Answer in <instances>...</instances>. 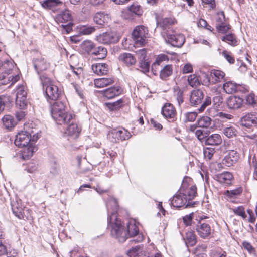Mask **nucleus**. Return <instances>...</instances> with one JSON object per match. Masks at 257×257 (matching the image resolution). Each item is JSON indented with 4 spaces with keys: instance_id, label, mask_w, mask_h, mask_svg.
<instances>
[{
    "instance_id": "f257e3e1",
    "label": "nucleus",
    "mask_w": 257,
    "mask_h": 257,
    "mask_svg": "<svg viewBox=\"0 0 257 257\" xmlns=\"http://www.w3.org/2000/svg\"><path fill=\"white\" fill-rule=\"evenodd\" d=\"M108 213V226L111 228V234L117 239L120 242H123L131 236L139 235L137 241L143 240V236L139 235V228L134 220L129 221L127 225V229L122 225L121 220L117 218V212L118 205L116 199L112 196H109L106 202Z\"/></svg>"
},
{
    "instance_id": "f03ea898",
    "label": "nucleus",
    "mask_w": 257,
    "mask_h": 257,
    "mask_svg": "<svg viewBox=\"0 0 257 257\" xmlns=\"http://www.w3.org/2000/svg\"><path fill=\"white\" fill-rule=\"evenodd\" d=\"M51 113L54 120L59 124L69 123L75 117L73 114L67 113L65 111V105L59 101L51 105Z\"/></svg>"
},
{
    "instance_id": "7ed1b4c3",
    "label": "nucleus",
    "mask_w": 257,
    "mask_h": 257,
    "mask_svg": "<svg viewBox=\"0 0 257 257\" xmlns=\"http://www.w3.org/2000/svg\"><path fill=\"white\" fill-rule=\"evenodd\" d=\"M40 79L47 99L57 100L60 94L58 86L55 85L49 78L45 75L40 76Z\"/></svg>"
},
{
    "instance_id": "20e7f679",
    "label": "nucleus",
    "mask_w": 257,
    "mask_h": 257,
    "mask_svg": "<svg viewBox=\"0 0 257 257\" xmlns=\"http://www.w3.org/2000/svg\"><path fill=\"white\" fill-rule=\"evenodd\" d=\"M6 64L9 67V69L8 72H5L0 75V84L7 85L11 83V85L18 81L20 77L18 74L13 72V71L16 70L13 62L8 61Z\"/></svg>"
},
{
    "instance_id": "39448f33",
    "label": "nucleus",
    "mask_w": 257,
    "mask_h": 257,
    "mask_svg": "<svg viewBox=\"0 0 257 257\" xmlns=\"http://www.w3.org/2000/svg\"><path fill=\"white\" fill-rule=\"evenodd\" d=\"M33 133V131L31 132L24 131L18 133L16 136L15 145L19 147H24L30 144V143L35 142L39 138V136L38 135L36 136L34 135L33 138H31V134Z\"/></svg>"
},
{
    "instance_id": "423d86ee",
    "label": "nucleus",
    "mask_w": 257,
    "mask_h": 257,
    "mask_svg": "<svg viewBox=\"0 0 257 257\" xmlns=\"http://www.w3.org/2000/svg\"><path fill=\"white\" fill-rule=\"evenodd\" d=\"M162 37L165 41L173 46L181 47L185 42V37L183 35L176 33L174 30L167 33L164 31L162 33Z\"/></svg>"
},
{
    "instance_id": "0eeeda50",
    "label": "nucleus",
    "mask_w": 257,
    "mask_h": 257,
    "mask_svg": "<svg viewBox=\"0 0 257 257\" xmlns=\"http://www.w3.org/2000/svg\"><path fill=\"white\" fill-rule=\"evenodd\" d=\"M148 36V29L143 25L136 26L132 32V37L136 45H144L146 44Z\"/></svg>"
},
{
    "instance_id": "6e6552de",
    "label": "nucleus",
    "mask_w": 257,
    "mask_h": 257,
    "mask_svg": "<svg viewBox=\"0 0 257 257\" xmlns=\"http://www.w3.org/2000/svg\"><path fill=\"white\" fill-rule=\"evenodd\" d=\"M130 137V133L124 128L113 129L107 136L108 138L113 142L127 140Z\"/></svg>"
},
{
    "instance_id": "1a4fd4ad",
    "label": "nucleus",
    "mask_w": 257,
    "mask_h": 257,
    "mask_svg": "<svg viewBox=\"0 0 257 257\" xmlns=\"http://www.w3.org/2000/svg\"><path fill=\"white\" fill-rule=\"evenodd\" d=\"M182 193L186 194L188 203L186 205V207L192 206L194 204L192 203L191 201L196 196L197 194V188L195 186L191 185L190 186L187 183L186 180H184L180 189Z\"/></svg>"
},
{
    "instance_id": "9d476101",
    "label": "nucleus",
    "mask_w": 257,
    "mask_h": 257,
    "mask_svg": "<svg viewBox=\"0 0 257 257\" xmlns=\"http://www.w3.org/2000/svg\"><path fill=\"white\" fill-rule=\"evenodd\" d=\"M27 91L26 87L19 86L17 89L16 105L18 108L23 110L27 108L28 102L26 99Z\"/></svg>"
},
{
    "instance_id": "9b49d317",
    "label": "nucleus",
    "mask_w": 257,
    "mask_h": 257,
    "mask_svg": "<svg viewBox=\"0 0 257 257\" xmlns=\"http://www.w3.org/2000/svg\"><path fill=\"white\" fill-rule=\"evenodd\" d=\"M95 39L99 43L109 44L117 42L119 37L115 32L110 31L99 34L96 37Z\"/></svg>"
},
{
    "instance_id": "f8f14e48",
    "label": "nucleus",
    "mask_w": 257,
    "mask_h": 257,
    "mask_svg": "<svg viewBox=\"0 0 257 257\" xmlns=\"http://www.w3.org/2000/svg\"><path fill=\"white\" fill-rule=\"evenodd\" d=\"M187 203L186 194L182 193L180 190L173 196L171 202V205L176 208L181 207L183 206H185V208H186V205Z\"/></svg>"
},
{
    "instance_id": "ddd939ff",
    "label": "nucleus",
    "mask_w": 257,
    "mask_h": 257,
    "mask_svg": "<svg viewBox=\"0 0 257 257\" xmlns=\"http://www.w3.org/2000/svg\"><path fill=\"white\" fill-rule=\"evenodd\" d=\"M33 64L35 69L40 76L41 73L46 71L50 67V63L42 57L35 59L33 61Z\"/></svg>"
},
{
    "instance_id": "4468645a",
    "label": "nucleus",
    "mask_w": 257,
    "mask_h": 257,
    "mask_svg": "<svg viewBox=\"0 0 257 257\" xmlns=\"http://www.w3.org/2000/svg\"><path fill=\"white\" fill-rule=\"evenodd\" d=\"M72 121H73V120ZM81 131V127L72 121L66 128L65 132V135L70 139L75 140L79 137Z\"/></svg>"
},
{
    "instance_id": "2eb2a0df",
    "label": "nucleus",
    "mask_w": 257,
    "mask_h": 257,
    "mask_svg": "<svg viewBox=\"0 0 257 257\" xmlns=\"http://www.w3.org/2000/svg\"><path fill=\"white\" fill-rule=\"evenodd\" d=\"M176 23V20L173 18H165L157 22V27L161 29V34L162 36V33L164 31H167L168 33L171 31H173L171 28V26Z\"/></svg>"
},
{
    "instance_id": "dca6fc26",
    "label": "nucleus",
    "mask_w": 257,
    "mask_h": 257,
    "mask_svg": "<svg viewBox=\"0 0 257 257\" xmlns=\"http://www.w3.org/2000/svg\"><path fill=\"white\" fill-rule=\"evenodd\" d=\"M239 158V154L236 151L230 150L222 160V164L227 167H230L235 164Z\"/></svg>"
},
{
    "instance_id": "f3484780",
    "label": "nucleus",
    "mask_w": 257,
    "mask_h": 257,
    "mask_svg": "<svg viewBox=\"0 0 257 257\" xmlns=\"http://www.w3.org/2000/svg\"><path fill=\"white\" fill-rule=\"evenodd\" d=\"M240 124L246 127L257 128V116L252 113L247 114L241 118Z\"/></svg>"
},
{
    "instance_id": "a211bd4d",
    "label": "nucleus",
    "mask_w": 257,
    "mask_h": 257,
    "mask_svg": "<svg viewBox=\"0 0 257 257\" xmlns=\"http://www.w3.org/2000/svg\"><path fill=\"white\" fill-rule=\"evenodd\" d=\"M163 115L170 121H173L176 117V110L173 105L170 103L165 104L162 109Z\"/></svg>"
},
{
    "instance_id": "6ab92c4d",
    "label": "nucleus",
    "mask_w": 257,
    "mask_h": 257,
    "mask_svg": "<svg viewBox=\"0 0 257 257\" xmlns=\"http://www.w3.org/2000/svg\"><path fill=\"white\" fill-rule=\"evenodd\" d=\"M196 231L200 237L205 239L210 235L212 230L208 224L199 222L197 225Z\"/></svg>"
},
{
    "instance_id": "aec40b11",
    "label": "nucleus",
    "mask_w": 257,
    "mask_h": 257,
    "mask_svg": "<svg viewBox=\"0 0 257 257\" xmlns=\"http://www.w3.org/2000/svg\"><path fill=\"white\" fill-rule=\"evenodd\" d=\"M11 207L13 213L19 218L23 216L24 210L22 201L20 199L16 198L11 201Z\"/></svg>"
},
{
    "instance_id": "412c9836",
    "label": "nucleus",
    "mask_w": 257,
    "mask_h": 257,
    "mask_svg": "<svg viewBox=\"0 0 257 257\" xmlns=\"http://www.w3.org/2000/svg\"><path fill=\"white\" fill-rule=\"evenodd\" d=\"M225 75V73L222 71L212 70L210 72L208 81L212 84L219 83L224 79Z\"/></svg>"
},
{
    "instance_id": "4be33fe9",
    "label": "nucleus",
    "mask_w": 257,
    "mask_h": 257,
    "mask_svg": "<svg viewBox=\"0 0 257 257\" xmlns=\"http://www.w3.org/2000/svg\"><path fill=\"white\" fill-rule=\"evenodd\" d=\"M240 85L233 81H226L223 84L222 88L223 91L227 94H233L239 89Z\"/></svg>"
},
{
    "instance_id": "5701e85b",
    "label": "nucleus",
    "mask_w": 257,
    "mask_h": 257,
    "mask_svg": "<svg viewBox=\"0 0 257 257\" xmlns=\"http://www.w3.org/2000/svg\"><path fill=\"white\" fill-rule=\"evenodd\" d=\"M203 92L199 89L193 90L190 96V101L192 105H198L200 104L203 98Z\"/></svg>"
},
{
    "instance_id": "b1692460",
    "label": "nucleus",
    "mask_w": 257,
    "mask_h": 257,
    "mask_svg": "<svg viewBox=\"0 0 257 257\" xmlns=\"http://www.w3.org/2000/svg\"><path fill=\"white\" fill-rule=\"evenodd\" d=\"M127 255L129 257H150L148 251L139 246L133 247L127 251Z\"/></svg>"
},
{
    "instance_id": "393cba45",
    "label": "nucleus",
    "mask_w": 257,
    "mask_h": 257,
    "mask_svg": "<svg viewBox=\"0 0 257 257\" xmlns=\"http://www.w3.org/2000/svg\"><path fill=\"white\" fill-rule=\"evenodd\" d=\"M122 92V89L119 86L109 88L103 92V95L107 99H112L119 95Z\"/></svg>"
},
{
    "instance_id": "a878e982",
    "label": "nucleus",
    "mask_w": 257,
    "mask_h": 257,
    "mask_svg": "<svg viewBox=\"0 0 257 257\" xmlns=\"http://www.w3.org/2000/svg\"><path fill=\"white\" fill-rule=\"evenodd\" d=\"M92 69L94 73L101 75L106 74L109 67L106 63H96L92 65Z\"/></svg>"
},
{
    "instance_id": "bb28decb",
    "label": "nucleus",
    "mask_w": 257,
    "mask_h": 257,
    "mask_svg": "<svg viewBox=\"0 0 257 257\" xmlns=\"http://www.w3.org/2000/svg\"><path fill=\"white\" fill-rule=\"evenodd\" d=\"M243 103V99L239 97L230 96L227 100V104L231 109H238Z\"/></svg>"
},
{
    "instance_id": "cd10ccee",
    "label": "nucleus",
    "mask_w": 257,
    "mask_h": 257,
    "mask_svg": "<svg viewBox=\"0 0 257 257\" xmlns=\"http://www.w3.org/2000/svg\"><path fill=\"white\" fill-rule=\"evenodd\" d=\"M206 145L211 146H218L222 143L221 136L218 134H213L207 136L205 140Z\"/></svg>"
},
{
    "instance_id": "c85d7f7f",
    "label": "nucleus",
    "mask_w": 257,
    "mask_h": 257,
    "mask_svg": "<svg viewBox=\"0 0 257 257\" xmlns=\"http://www.w3.org/2000/svg\"><path fill=\"white\" fill-rule=\"evenodd\" d=\"M35 150L33 143H30V144L24 147L21 151V158L24 160L29 159L33 156Z\"/></svg>"
},
{
    "instance_id": "c756f323",
    "label": "nucleus",
    "mask_w": 257,
    "mask_h": 257,
    "mask_svg": "<svg viewBox=\"0 0 257 257\" xmlns=\"http://www.w3.org/2000/svg\"><path fill=\"white\" fill-rule=\"evenodd\" d=\"M216 178L219 183L224 185H229L231 183L233 175L231 173L226 172L216 175Z\"/></svg>"
},
{
    "instance_id": "7c9ffc66",
    "label": "nucleus",
    "mask_w": 257,
    "mask_h": 257,
    "mask_svg": "<svg viewBox=\"0 0 257 257\" xmlns=\"http://www.w3.org/2000/svg\"><path fill=\"white\" fill-rule=\"evenodd\" d=\"M114 82V79L112 77L101 78L95 79L94 80V84L96 87L103 88L109 85L112 84Z\"/></svg>"
},
{
    "instance_id": "2f4dec72",
    "label": "nucleus",
    "mask_w": 257,
    "mask_h": 257,
    "mask_svg": "<svg viewBox=\"0 0 257 257\" xmlns=\"http://www.w3.org/2000/svg\"><path fill=\"white\" fill-rule=\"evenodd\" d=\"M119 58L120 60L128 66L134 65L136 62V58L132 54L128 53H124L121 54Z\"/></svg>"
},
{
    "instance_id": "473e14b6",
    "label": "nucleus",
    "mask_w": 257,
    "mask_h": 257,
    "mask_svg": "<svg viewBox=\"0 0 257 257\" xmlns=\"http://www.w3.org/2000/svg\"><path fill=\"white\" fill-rule=\"evenodd\" d=\"M109 20L108 15L101 12L96 13L93 17L94 22L100 25L107 23Z\"/></svg>"
},
{
    "instance_id": "72a5a7b5",
    "label": "nucleus",
    "mask_w": 257,
    "mask_h": 257,
    "mask_svg": "<svg viewBox=\"0 0 257 257\" xmlns=\"http://www.w3.org/2000/svg\"><path fill=\"white\" fill-rule=\"evenodd\" d=\"M56 19L58 22H70L72 20L71 12L69 10H66L57 15Z\"/></svg>"
},
{
    "instance_id": "f704fd0d",
    "label": "nucleus",
    "mask_w": 257,
    "mask_h": 257,
    "mask_svg": "<svg viewBox=\"0 0 257 257\" xmlns=\"http://www.w3.org/2000/svg\"><path fill=\"white\" fill-rule=\"evenodd\" d=\"M185 243L187 247L193 246L197 242V238L193 231H188L184 238Z\"/></svg>"
},
{
    "instance_id": "c9c22d12",
    "label": "nucleus",
    "mask_w": 257,
    "mask_h": 257,
    "mask_svg": "<svg viewBox=\"0 0 257 257\" xmlns=\"http://www.w3.org/2000/svg\"><path fill=\"white\" fill-rule=\"evenodd\" d=\"M41 6L46 9H51L55 7L62 4V2L58 0H44L40 2Z\"/></svg>"
},
{
    "instance_id": "e433bc0d",
    "label": "nucleus",
    "mask_w": 257,
    "mask_h": 257,
    "mask_svg": "<svg viewBox=\"0 0 257 257\" xmlns=\"http://www.w3.org/2000/svg\"><path fill=\"white\" fill-rule=\"evenodd\" d=\"M78 33L81 35H89L95 32V27L90 25H80L77 27Z\"/></svg>"
},
{
    "instance_id": "4c0bfd02",
    "label": "nucleus",
    "mask_w": 257,
    "mask_h": 257,
    "mask_svg": "<svg viewBox=\"0 0 257 257\" xmlns=\"http://www.w3.org/2000/svg\"><path fill=\"white\" fill-rule=\"evenodd\" d=\"M221 40L233 47L236 46L238 44V42L236 36L232 33L227 34L225 36H223L221 38Z\"/></svg>"
},
{
    "instance_id": "58836bf2",
    "label": "nucleus",
    "mask_w": 257,
    "mask_h": 257,
    "mask_svg": "<svg viewBox=\"0 0 257 257\" xmlns=\"http://www.w3.org/2000/svg\"><path fill=\"white\" fill-rule=\"evenodd\" d=\"M3 125L6 128H10L15 126L16 122L12 116L6 115L2 118Z\"/></svg>"
},
{
    "instance_id": "ea45409f",
    "label": "nucleus",
    "mask_w": 257,
    "mask_h": 257,
    "mask_svg": "<svg viewBox=\"0 0 257 257\" xmlns=\"http://www.w3.org/2000/svg\"><path fill=\"white\" fill-rule=\"evenodd\" d=\"M172 65H167L160 71V77L161 79L165 80L172 74Z\"/></svg>"
},
{
    "instance_id": "a19ab883",
    "label": "nucleus",
    "mask_w": 257,
    "mask_h": 257,
    "mask_svg": "<svg viewBox=\"0 0 257 257\" xmlns=\"http://www.w3.org/2000/svg\"><path fill=\"white\" fill-rule=\"evenodd\" d=\"M92 54L97 56L98 59H103L107 55V50L101 46H99L96 48L94 47Z\"/></svg>"
},
{
    "instance_id": "79ce46f5",
    "label": "nucleus",
    "mask_w": 257,
    "mask_h": 257,
    "mask_svg": "<svg viewBox=\"0 0 257 257\" xmlns=\"http://www.w3.org/2000/svg\"><path fill=\"white\" fill-rule=\"evenodd\" d=\"M169 58L168 56L164 54H161L159 55L156 59L155 61L153 63L152 66V69L153 71H156L157 66L160 65V64L163 61H168Z\"/></svg>"
},
{
    "instance_id": "37998d69",
    "label": "nucleus",
    "mask_w": 257,
    "mask_h": 257,
    "mask_svg": "<svg viewBox=\"0 0 257 257\" xmlns=\"http://www.w3.org/2000/svg\"><path fill=\"white\" fill-rule=\"evenodd\" d=\"M81 47L85 52L92 53L95 47V45L91 41L87 40L82 42Z\"/></svg>"
},
{
    "instance_id": "c03bdc74",
    "label": "nucleus",
    "mask_w": 257,
    "mask_h": 257,
    "mask_svg": "<svg viewBox=\"0 0 257 257\" xmlns=\"http://www.w3.org/2000/svg\"><path fill=\"white\" fill-rule=\"evenodd\" d=\"M6 254L7 257H16L17 252L13 250L10 252H7L6 246L0 241V256Z\"/></svg>"
},
{
    "instance_id": "a18cd8bd",
    "label": "nucleus",
    "mask_w": 257,
    "mask_h": 257,
    "mask_svg": "<svg viewBox=\"0 0 257 257\" xmlns=\"http://www.w3.org/2000/svg\"><path fill=\"white\" fill-rule=\"evenodd\" d=\"M211 123V119L208 116H203L198 120L199 127L207 128Z\"/></svg>"
},
{
    "instance_id": "49530a36",
    "label": "nucleus",
    "mask_w": 257,
    "mask_h": 257,
    "mask_svg": "<svg viewBox=\"0 0 257 257\" xmlns=\"http://www.w3.org/2000/svg\"><path fill=\"white\" fill-rule=\"evenodd\" d=\"M223 133L227 138H231L237 135V131L233 126L226 127L223 130Z\"/></svg>"
},
{
    "instance_id": "de8ad7c7",
    "label": "nucleus",
    "mask_w": 257,
    "mask_h": 257,
    "mask_svg": "<svg viewBox=\"0 0 257 257\" xmlns=\"http://www.w3.org/2000/svg\"><path fill=\"white\" fill-rule=\"evenodd\" d=\"M187 81L189 85L192 87H197L200 84L199 79L195 74L189 75Z\"/></svg>"
},
{
    "instance_id": "09e8293b",
    "label": "nucleus",
    "mask_w": 257,
    "mask_h": 257,
    "mask_svg": "<svg viewBox=\"0 0 257 257\" xmlns=\"http://www.w3.org/2000/svg\"><path fill=\"white\" fill-rule=\"evenodd\" d=\"M195 134L196 137L200 141H205L208 136V133L207 131L203 129L199 128V127L196 128L195 131Z\"/></svg>"
},
{
    "instance_id": "8fccbe9b",
    "label": "nucleus",
    "mask_w": 257,
    "mask_h": 257,
    "mask_svg": "<svg viewBox=\"0 0 257 257\" xmlns=\"http://www.w3.org/2000/svg\"><path fill=\"white\" fill-rule=\"evenodd\" d=\"M246 101L248 104L254 107L257 105V96L254 93H250L246 96Z\"/></svg>"
},
{
    "instance_id": "3c124183",
    "label": "nucleus",
    "mask_w": 257,
    "mask_h": 257,
    "mask_svg": "<svg viewBox=\"0 0 257 257\" xmlns=\"http://www.w3.org/2000/svg\"><path fill=\"white\" fill-rule=\"evenodd\" d=\"M129 10L131 12L138 16L141 15L143 12L141 7L137 4H133L130 6L129 7Z\"/></svg>"
},
{
    "instance_id": "603ef678",
    "label": "nucleus",
    "mask_w": 257,
    "mask_h": 257,
    "mask_svg": "<svg viewBox=\"0 0 257 257\" xmlns=\"http://www.w3.org/2000/svg\"><path fill=\"white\" fill-rule=\"evenodd\" d=\"M216 27L218 31L222 33H226L230 29V25L224 23L217 24Z\"/></svg>"
},
{
    "instance_id": "864d4df0",
    "label": "nucleus",
    "mask_w": 257,
    "mask_h": 257,
    "mask_svg": "<svg viewBox=\"0 0 257 257\" xmlns=\"http://www.w3.org/2000/svg\"><path fill=\"white\" fill-rule=\"evenodd\" d=\"M242 191V190L241 188H237L230 191H226L225 192V195L228 196L230 197H235L240 195Z\"/></svg>"
},
{
    "instance_id": "5fc2aeb1",
    "label": "nucleus",
    "mask_w": 257,
    "mask_h": 257,
    "mask_svg": "<svg viewBox=\"0 0 257 257\" xmlns=\"http://www.w3.org/2000/svg\"><path fill=\"white\" fill-rule=\"evenodd\" d=\"M232 211L235 214L241 216L243 219L246 217L244 209L242 206H239L233 208Z\"/></svg>"
},
{
    "instance_id": "6e6d98bb",
    "label": "nucleus",
    "mask_w": 257,
    "mask_h": 257,
    "mask_svg": "<svg viewBox=\"0 0 257 257\" xmlns=\"http://www.w3.org/2000/svg\"><path fill=\"white\" fill-rule=\"evenodd\" d=\"M140 67L141 69V71L146 73L149 71L150 65L149 63L145 60H140L139 62Z\"/></svg>"
},
{
    "instance_id": "4d7b16f0",
    "label": "nucleus",
    "mask_w": 257,
    "mask_h": 257,
    "mask_svg": "<svg viewBox=\"0 0 257 257\" xmlns=\"http://www.w3.org/2000/svg\"><path fill=\"white\" fill-rule=\"evenodd\" d=\"M193 71V66L189 63H187L185 64L181 69V72L183 74H187V73H192Z\"/></svg>"
},
{
    "instance_id": "13d9d810",
    "label": "nucleus",
    "mask_w": 257,
    "mask_h": 257,
    "mask_svg": "<svg viewBox=\"0 0 257 257\" xmlns=\"http://www.w3.org/2000/svg\"><path fill=\"white\" fill-rule=\"evenodd\" d=\"M217 116L219 117V118L223 121H226L228 120H230L233 118V116L232 115L222 112L218 113L217 114Z\"/></svg>"
},
{
    "instance_id": "bf43d9fd",
    "label": "nucleus",
    "mask_w": 257,
    "mask_h": 257,
    "mask_svg": "<svg viewBox=\"0 0 257 257\" xmlns=\"http://www.w3.org/2000/svg\"><path fill=\"white\" fill-rule=\"evenodd\" d=\"M37 164L35 162H30L29 163L26 168V170L29 173H34L37 169Z\"/></svg>"
},
{
    "instance_id": "052dcab7",
    "label": "nucleus",
    "mask_w": 257,
    "mask_h": 257,
    "mask_svg": "<svg viewBox=\"0 0 257 257\" xmlns=\"http://www.w3.org/2000/svg\"><path fill=\"white\" fill-rule=\"evenodd\" d=\"M211 103V98L210 97H207L205 98V100L200 107L198 109V110L200 112H203L206 107L209 105H210Z\"/></svg>"
},
{
    "instance_id": "680f3d73",
    "label": "nucleus",
    "mask_w": 257,
    "mask_h": 257,
    "mask_svg": "<svg viewBox=\"0 0 257 257\" xmlns=\"http://www.w3.org/2000/svg\"><path fill=\"white\" fill-rule=\"evenodd\" d=\"M214 153V150L211 148H207L204 150V155L206 158L210 160Z\"/></svg>"
},
{
    "instance_id": "e2e57ef3",
    "label": "nucleus",
    "mask_w": 257,
    "mask_h": 257,
    "mask_svg": "<svg viewBox=\"0 0 257 257\" xmlns=\"http://www.w3.org/2000/svg\"><path fill=\"white\" fill-rule=\"evenodd\" d=\"M175 96L179 105H180V104L183 103V97L182 91H181L180 90H177L175 92Z\"/></svg>"
},
{
    "instance_id": "0e129e2a",
    "label": "nucleus",
    "mask_w": 257,
    "mask_h": 257,
    "mask_svg": "<svg viewBox=\"0 0 257 257\" xmlns=\"http://www.w3.org/2000/svg\"><path fill=\"white\" fill-rule=\"evenodd\" d=\"M122 100L120 99L112 103H108L107 106L112 110L117 109L120 107V104L122 103Z\"/></svg>"
},
{
    "instance_id": "69168bd1",
    "label": "nucleus",
    "mask_w": 257,
    "mask_h": 257,
    "mask_svg": "<svg viewBox=\"0 0 257 257\" xmlns=\"http://www.w3.org/2000/svg\"><path fill=\"white\" fill-rule=\"evenodd\" d=\"M222 54L224 57L227 60L229 63L230 64H233L234 63V59L229 52L226 51H223Z\"/></svg>"
},
{
    "instance_id": "338daca9",
    "label": "nucleus",
    "mask_w": 257,
    "mask_h": 257,
    "mask_svg": "<svg viewBox=\"0 0 257 257\" xmlns=\"http://www.w3.org/2000/svg\"><path fill=\"white\" fill-rule=\"evenodd\" d=\"M138 59L140 60H145L146 51L145 49H140L136 52Z\"/></svg>"
},
{
    "instance_id": "774afa93",
    "label": "nucleus",
    "mask_w": 257,
    "mask_h": 257,
    "mask_svg": "<svg viewBox=\"0 0 257 257\" xmlns=\"http://www.w3.org/2000/svg\"><path fill=\"white\" fill-rule=\"evenodd\" d=\"M193 213H191L189 215H187L183 217V222L186 225L188 226L191 225V221L193 219Z\"/></svg>"
}]
</instances>
